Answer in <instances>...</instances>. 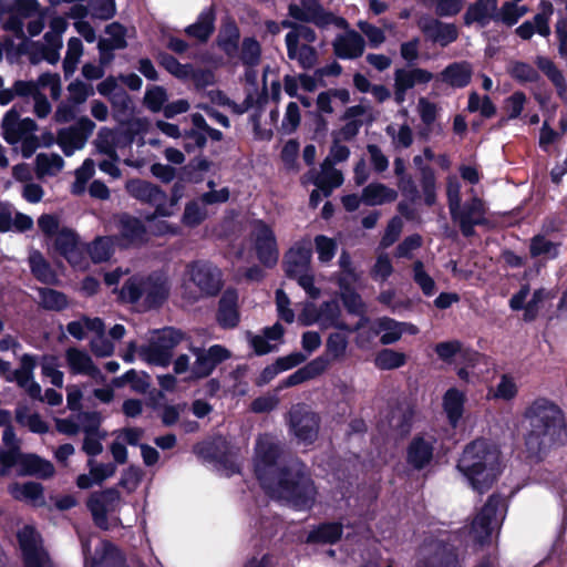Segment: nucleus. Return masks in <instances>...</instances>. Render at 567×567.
I'll use <instances>...</instances> for the list:
<instances>
[{
  "instance_id": "f257e3e1",
  "label": "nucleus",
  "mask_w": 567,
  "mask_h": 567,
  "mask_svg": "<svg viewBox=\"0 0 567 567\" xmlns=\"http://www.w3.org/2000/svg\"><path fill=\"white\" fill-rule=\"evenodd\" d=\"M526 458L539 463L567 439L564 411L547 398H537L523 412Z\"/></svg>"
},
{
  "instance_id": "f03ea898",
  "label": "nucleus",
  "mask_w": 567,
  "mask_h": 567,
  "mask_svg": "<svg viewBox=\"0 0 567 567\" xmlns=\"http://www.w3.org/2000/svg\"><path fill=\"white\" fill-rule=\"evenodd\" d=\"M264 488L270 489L278 499L299 512L311 511L318 495L309 467L298 458L279 466L275 477Z\"/></svg>"
},
{
  "instance_id": "7ed1b4c3",
  "label": "nucleus",
  "mask_w": 567,
  "mask_h": 567,
  "mask_svg": "<svg viewBox=\"0 0 567 567\" xmlns=\"http://www.w3.org/2000/svg\"><path fill=\"white\" fill-rule=\"evenodd\" d=\"M457 470L474 491L484 494L502 473L501 452L486 439L474 440L465 446Z\"/></svg>"
},
{
  "instance_id": "20e7f679",
  "label": "nucleus",
  "mask_w": 567,
  "mask_h": 567,
  "mask_svg": "<svg viewBox=\"0 0 567 567\" xmlns=\"http://www.w3.org/2000/svg\"><path fill=\"white\" fill-rule=\"evenodd\" d=\"M186 333L175 327H164L154 331L147 346L141 348V355L150 364L169 365L174 349L186 339Z\"/></svg>"
},
{
  "instance_id": "39448f33",
  "label": "nucleus",
  "mask_w": 567,
  "mask_h": 567,
  "mask_svg": "<svg viewBox=\"0 0 567 567\" xmlns=\"http://www.w3.org/2000/svg\"><path fill=\"white\" fill-rule=\"evenodd\" d=\"M193 452L204 462L213 463L226 470L229 475L240 472L239 465L235 461L230 442L220 434L196 443L193 446Z\"/></svg>"
},
{
  "instance_id": "423d86ee",
  "label": "nucleus",
  "mask_w": 567,
  "mask_h": 567,
  "mask_svg": "<svg viewBox=\"0 0 567 567\" xmlns=\"http://www.w3.org/2000/svg\"><path fill=\"white\" fill-rule=\"evenodd\" d=\"M125 190L132 198L154 207L153 212L145 215L146 221L171 217V212L163 205V200L167 199V193L161 186L146 179L130 178L125 182Z\"/></svg>"
},
{
  "instance_id": "0eeeda50",
  "label": "nucleus",
  "mask_w": 567,
  "mask_h": 567,
  "mask_svg": "<svg viewBox=\"0 0 567 567\" xmlns=\"http://www.w3.org/2000/svg\"><path fill=\"white\" fill-rule=\"evenodd\" d=\"M288 16L301 23H312L319 29L330 24L348 28V21L326 10L320 0H300V4L291 2L288 6Z\"/></svg>"
},
{
  "instance_id": "6e6552de",
  "label": "nucleus",
  "mask_w": 567,
  "mask_h": 567,
  "mask_svg": "<svg viewBox=\"0 0 567 567\" xmlns=\"http://www.w3.org/2000/svg\"><path fill=\"white\" fill-rule=\"evenodd\" d=\"M251 237L259 262L266 268H274L279 259L277 238L274 229L262 219L251 223Z\"/></svg>"
},
{
  "instance_id": "1a4fd4ad",
  "label": "nucleus",
  "mask_w": 567,
  "mask_h": 567,
  "mask_svg": "<svg viewBox=\"0 0 567 567\" xmlns=\"http://www.w3.org/2000/svg\"><path fill=\"white\" fill-rule=\"evenodd\" d=\"M121 499V493L116 487H107L92 492L85 502V506L92 516L94 525L101 530H109V513Z\"/></svg>"
},
{
  "instance_id": "9d476101",
  "label": "nucleus",
  "mask_w": 567,
  "mask_h": 567,
  "mask_svg": "<svg viewBox=\"0 0 567 567\" xmlns=\"http://www.w3.org/2000/svg\"><path fill=\"white\" fill-rule=\"evenodd\" d=\"M499 507H504L506 511V501L499 493H493L473 519L471 529L477 544L485 545L489 543L493 533L492 524Z\"/></svg>"
},
{
  "instance_id": "9b49d317",
  "label": "nucleus",
  "mask_w": 567,
  "mask_h": 567,
  "mask_svg": "<svg viewBox=\"0 0 567 567\" xmlns=\"http://www.w3.org/2000/svg\"><path fill=\"white\" fill-rule=\"evenodd\" d=\"M289 425L299 441L311 444L318 437L320 416L306 404H297L289 411Z\"/></svg>"
},
{
  "instance_id": "f8f14e48",
  "label": "nucleus",
  "mask_w": 567,
  "mask_h": 567,
  "mask_svg": "<svg viewBox=\"0 0 567 567\" xmlns=\"http://www.w3.org/2000/svg\"><path fill=\"white\" fill-rule=\"evenodd\" d=\"M94 128L95 123L91 118L81 116L75 124L59 130L56 143L65 156H71L84 147Z\"/></svg>"
},
{
  "instance_id": "ddd939ff",
  "label": "nucleus",
  "mask_w": 567,
  "mask_h": 567,
  "mask_svg": "<svg viewBox=\"0 0 567 567\" xmlns=\"http://www.w3.org/2000/svg\"><path fill=\"white\" fill-rule=\"evenodd\" d=\"M453 223H457L462 235L466 238L475 235V226L486 224L485 206L477 196L458 205L455 212L450 213Z\"/></svg>"
},
{
  "instance_id": "4468645a",
  "label": "nucleus",
  "mask_w": 567,
  "mask_h": 567,
  "mask_svg": "<svg viewBox=\"0 0 567 567\" xmlns=\"http://www.w3.org/2000/svg\"><path fill=\"white\" fill-rule=\"evenodd\" d=\"M196 360L192 367V378L199 380L209 377L217 365L231 357L230 351L221 344H213L207 350L192 348Z\"/></svg>"
},
{
  "instance_id": "2eb2a0df",
  "label": "nucleus",
  "mask_w": 567,
  "mask_h": 567,
  "mask_svg": "<svg viewBox=\"0 0 567 567\" xmlns=\"http://www.w3.org/2000/svg\"><path fill=\"white\" fill-rule=\"evenodd\" d=\"M84 567H130L121 550L110 540H102L100 547L91 553L89 542L82 543Z\"/></svg>"
},
{
  "instance_id": "dca6fc26",
  "label": "nucleus",
  "mask_w": 567,
  "mask_h": 567,
  "mask_svg": "<svg viewBox=\"0 0 567 567\" xmlns=\"http://www.w3.org/2000/svg\"><path fill=\"white\" fill-rule=\"evenodd\" d=\"M190 280L206 296H217L223 288L220 270L209 262L194 261L189 266Z\"/></svg>"
},
{
  "instance_id": "f3484780",
  "label": "nucleus",
  "mask_w": 567,
  "mask_h": 567,
  "mask_svg": "<svg viewBox=\"0 0 567 567\" xmlns=\"http://www.w3.org/2000/svg\"><path fill=\"white\" fill-rule=\"evenodd\" d=\"M417 567H460L456 546L444 539L433 540L429 554L419 560Z\"/></svg>"
},
{
  "instance_id": "a211bd4d",
  "label": "nucleus",
  "mask_w": 567,
  "mask_h": 567,
  "mask_svg": "<svg viewBox=\"0 0 567 567\" xmlns=\"http://www.w3.org/2000/svg\"><path fill=\"white\" fill-rule=\"evenodd\" d=\"M417 27L426 38L442 48L455 42L458 38V30L454 23H445L430 16H424L417 21Z\"/></svg>"
},
{
  "instance_id": "6ab92c4d",
  "label": "nucleus",
  "mask_w": 567,
  "mask_h": 567,
  "mask_svg": "<svg viewBox=\"0 0 567 567\" xmlns=\"http://www.w3.org/2000/svg\"><path fill=\"white\" fill-rule=\"evenodd\" d=\"M433 437L425 439L422 434H416L409 442L405 450V462L413 471H423L431 465L434 457Z\"/></svg>"
},
{
  "instance_id": "aec40b11",
  "label": "nucleus",
  "mask_w": 567,
  "mask_h": 567,
  "mask_svg": "<svg viewBox=\"0 0 567 567\" xmlns=\"http://www.w3.org/2000/svg\"><path fill=\"white\" fill-rule=\"evenodd\" d=\"M18 466L19 476H34L41 480L51 478L55 468L54 465L35 453L21 452L14 460V467Z\"/></svg>"
},
{
  "instance_id": "412c9836",
  "label": "nucleus",
  "mask_w": 567,
  "mask_h": 567,
  "mask_svg": "<svg viewBox=\"0 0 567 567\" xmlns=\"http://www.w3.org/2000/svg\"><path fill=\"white\" fill-rule=\"evenodd\" d=\"M55 251L65 258L72 266H79L83 261V249L78 234L68 227H62L54 239Z\"/></svg>"
},
{
  "instance_id": "4be33fe9",
  "label": "nucleus",
  "mask_w": 567,
  "mask_h": 567,
  "mask_svg": "<svg viewBox=\"0 0 567 567\" xmlns=\"http://www.w3.org/2000/svg\"><path fill=\"white\" fill-rule=\"evenodd\" d=\"M216 321L223 329H235L240 322L238 308V292L235 288H227L218 301Z\"/></svg>"
},
{
  "instance_id": "5701e85b",
  "label": "nucleus",
  "mask_w": 567,
  "mask_h": 567,
  "mask_svg": "<svg viewBox=\"0 0 567 567\" xmlns=\"http://www.w3.org/2000/svg\"><path fill=\"white\" fill-rule=\"evenodd\" d=\"M169 287L167 280L157 272L144 276V308L146 310L158 309L167 300Z\"/></svg>"
},
{
  "instance_id": "b1692460",
  "label": "nucleus",
  "mask_w": 567,
  "mask_h": 567,
  "mask_svg": "<svg viewBox=\"0 0 567 567\" xmlns=\"http://www.w3.org/2000/svg\"><path fill=\"white\" fill-rule=\"evenodd\" d=\"M497 4L498 0H475L470 3L463 14L464 25L476 24L483 29L491 22H495Z\"/></svg>"
},
{
  "instance_id": "393cba45",
  "label": "nucleus",
  "mask_w": 567,
  "mask_h": 567,
  "mask_svg": "<svg viewBox=\"0 0 567 567\" xmlns=\"http://www.w3.org/2000/svg\"><path fill=\"white\" fill-rule=\"evenodd\" d=\"M312 250L309 246L297 244L289 248L282 260L285 276L295 279L297 275L308 271L311 261Z\"/></svg>"
},
{
  "instance_id": "a878e982",
  "label": "nucleus",
  "mask_w": 567,
  "mask_h": 567,
  "mask_svg": "<svg viewBox=\"0 0 567 567\" xmlns=\"http://www.w3.org/2000/svg\"><path fill=\"white\" fill-rule=\"evenodd\" d=\"M333 53L342 60H354L364 52L365 42L363 37L355 30H348L343 34H338L333 43Z\"/></svg>"
},
{
  "instance_id": "bb28decb",
  "label": "nucleus",
  "mask_w": 567,
  "mask_h": 567,
  "mask_svg": "<svg viewBox=\"0 0 567 567\" xmlns=\"http://www.w3.org/2000/svg\"><path fill=\"white\" fill-rule=\"evenodd\" d=\"M2 442L6 449H0V476L4 477L14 467L16 456L22 452L21 441L17 437L11 422L4 426Z\"/></svg>"
},
{
  "instance_id": "cd10ccee",
  "label": "nucleus",
  "mask_w": 567,
  "mask_h": 567,
  "mask_svg": "<svg viewBox=\"0 0 567 567\" xmlns=\"http://www.w3.org/2000/svg\"><path fill=\"white\" fill-rule=\"evenodd\" d=\"M336 284L340 289V299L346 311L351 316H358L367 320V306L361 295L353 287L354 284H351L347 277H338Z\"/></svg>"
},
{
  "instance_id": "c85d7f7f",
  "label": "nucleus",
  "mask_w": 567,
  "mask_h": 567,
  "mask_svg": "<svg viewBox=\"0 0 567 567\" xmlns=\"http://www.w3.org/2000/svg\"><path fill=\"white\" fill-rule=\"evenodd\" d=\"M280 449L275 443H267L257 449L258 461L255 466V475L261 487H267L269 471L274 468L280 457Z\"/></svg>"
},
{
  "instance_id": "c756f323",
  "label": "nucleus",
  "mask_w": 567,
  "mask_h": 567,
  "mask_svg": "<svg viewBox=\"0 0 567 567\" xmlns=\"http://www.w3.org/2000/svg\"><path fill=\"white\" fill-rule=\"evenodd\" d=\"M69 368L73 374H86L93 379L105 380L101 370L94 364L92 358L83 350L70 348L65 353Z\"/></svg>"
},
{
  "instance_id": "7c9ffc66",
  "label": "nucleus",
  "mask_w": 567,
  "mask_h": 567,
  "mask_svg": "<svg viewBox=\"0 0 567 567\" xmlns=\"http://www.w3.org/2000/svg\"><path fill=\"white\" fill-rule=\"evenodd\" d=\"M240 30L234 18L227 17L221 21L216 43L228 56H236L239 49Z\"/></svg>"
},
{
  "instance_id": "2f4dec72",
  "label": "nucleus",
  "mask_w": 567,
  "mask_h": 567,
  "mask_svg": "<svg viewBox=\"0 0 567 567\" xmlns=\"http://www.w3.org/2000/svg\"><path fill=\"white\" fill-rule=\"evenodd\" d=\"M343 535V525L340 522L320 523L308 533L306 543L311 545H334Z\"/></svg>"
},
{
  "instance_id": "473e14b6",
  "label": "nucleus",
  "mask_w": 567,
  "mask_h": 567,
  "mask_svg": "<svg viewBox=\"0 0 567 567\" xmlns=\"http://www.w3.org/2000/svg\"><path fill=\"white\" fill-rule=\"evenodd\" d=\"M216 11L214 6L205 8L197 17V20L187 25L184 30L185 34L194 38L202 43L209 40L215 31Z\"/></svg>"
},
{
  "instance_id": "72a5a7b5",
  "label": "nucleus",
  "mask_w": 567,
  "mask_h": 567,
  "mask_svg": "<svg viewBox=\"0 0 567 567\" xmlns=\"http://www.w3.org/2000/svg\"><path fill=\"white\" fill-rule=\"evenodd\" d=\"M117 227L121 237L130 244L147 241L146 226L140 218L128 213H122L117 216Z\"/></svg>"
},
{
  "instance_id": "f704fd0d",
  "label": "nucleus",
  "mask_w": 567,
  "mask_h": 567,
  "mask_svg": "<svg viewBox=\"0 0 567 567\" xmlns=\"http://www.w3.org/2000/svg\"><path fill=\"white\" fill-rule=\"evenodd\" d=\"M466 395L456 388H450L443 395V410L449 424L456 427L464 413Z\"/></svg>"
},
{
  "instance_id": "c9c22d12",
  "label": "nucleus",
  "mask_w": 567,
  "mask_h": 567,
  "mask_svg": "<svg viewBox=\"0 0 567 567\" xmlns=\"http://www.w3.org/2000/svg\"><path fill=\"white\" fill-rule=\"evenodd\" d=\"M440 79L452 87H465L472 79L471 65L467 62H453L440 73Z\"/></svg>"
},
{
  "instance_id": "e433bc0d",
  "label": "nucleus",
  "mask_w": 567,
  "mask_h": 567,
  "mask_svg": "<svg viewBox=\"0 0 567 567\" xmlns=\"http://www.w3.org/2000/svg\"><path fill=\"white\" fill-rule=\"evenodd\" d=\"M396 197L398 193L382 183H371L362 190V202L367 206H378L392 203Z\"/></svg>"
},
{
  "instance_id": "4c0bfd02",
  "label": "nucleus",
  "mask_w": 567,
  "mask_h": 567,
  "mask_svg": "<svg viewBox=\"0 0 567 567\" xmlns=\"http://www.w3.org/2000/svg\"><path fill=\"white\" fill-rule=\"evenodd\" d=\"M432 79L433 74L425 69H396L394 73V86H399L408 91L416 84H426Z\"/></svg>"
},
{
  "instance_id": "58836bf2",
  "label": "nucleus",
  "mask_w": 567,
  "mask_h": 567,
  "mask_svg": "<svg viewBox=\"0 0 567 567\" xmlns=\"http://www.w3.org/2000/svg\"><path fill=\"white\" fill-rule=\"evenodd\" d=\"M212 166V162L203 156L192 158L186 165L182 166L177 178L185 183L198 184L204 179V173Z\"/></svg>"
},
{
  "instance_id": "ea45409f",
  "label": "nucleus",
  "mask_w": 567,
  "mask_h": 567,
  "mask_svg": "<svg viewBox=\"0 0 567 567\" xmlns=\"http://www.w3.org/2000/svg\"><path fill=\"white\" fill-rule=\"evenodd\" d=\"M318 310L320 311V320L329 322L330 326L339 330L353 332L362 327L361 322H359L355 327H350L348 323L340 321L341 310L339 303L336 300L323 301Z\"/></svg>"
},
{
  "instance_id": "a19ab883",
  "label": "nucleus",
  "mask_w": 567,
  "mask_h": 567,
  "mask_svg": "<svg viewBox=\"0 0 567 567\" xmlns=\"http://www.w3.org/2000/svg\"><path fill=\"white\" fill-rule=\"evenodd\" d=\"M515 33L523 40H529L535 33L547 37L550 33L548 16L539 12L534 16L533 21H525L516 28Z\"/></svg>"
},
{
  "instance_id": "79ce46f5",
  "label": "nucleus",
  "mask_w": 567,
  "mask_h": 567,
  "mask_svg": "<svg viewBox=\"0 0 567 567\" xmlns=\"http://www.w3.org/2000/svg\"><path fill=\"white\" fill-rule=\"evenodd\" d=\"M144 296V276L133 275L128 277L118 290V301L136 305Z\"/></svg>"
},
{
  "instance_id": "37998d69",
  "label": "nucleus",
  "mask_w": 567,
  "mask_h": 567,
  "mask_svg": "<svg viewBox=\"0 0 567 567\" xmlns=\"http://www.w3.org/2000/svg\"><path fill=\"white\" fill-rule=\"evenodd\" d=\"M17 540L23 555L42 551L41 536L33 525H24L17 533Z\"/></svg>"
},
{
  "instance_id": "c03bdc74",
  "label": "nucleus",
  "mask_w": 567,
  "mask_h": 567,
  "mask_svg": "<svg viewBox=\"0 0 567 567\" xmlns=\"http://www.w3.org/2000/svg\"><path fill=\"white\" fill-rule=\"evenodd\" d=\"M40 297V306L49 311H62L68 308V296L59 290L43 287L38 290Z\"/></svg>"
},
{
  "instance_id": "a18cd8bd",
  "label": "nucleus",
  "mask_w": 567,
  "mask_h": 567,
  "mask_svg": "<svg viewBox=\"0 0 567 567\" xmlns=\"http://www.w3.org/2000/svg\"><path fill=\"white\" fill-rule=\"evenodd\" d=\"M529 255L532 258L546 256L548 259H556L559 255V244L537 234L530 238Z\"/></svg>"
},
{
  "instance_id": "49530a36",
  "label": "nucleus",
  "mask_w": 567,
  "mask_h": 567,
  "mask_svg": "<svg viewBox=\"0 0 567 567\" xmlns=\"http://www.w3.org/2000/svg\"><path fill=\"white\" fill-rule=\"evenodd\" d=\"M408 357L405 353L384 348L377 353L374 364L380 370H394L403 367Z\"/></svg>"
},
{
  "instance_id": "de8ad7c7",
  "label": "nucleus",
  "mask_w": 567,
  "mask_h": 567,
  "mask_svg": "<svg viewBox=\"0 0 567 567\" xmlns=\"http://www.w3.org/2000/svg\"><path fill=\"white\" fill-rule=\"evenodd\" d=\"M29 261L31 272L37 280L47 285L55 282V272L52 270L49 261L40 252L31 255Z\"/></svg>"
},
{
  "instance_id": "09e8293b",
  "label": "nucleus",
  "mask_w": 567,
  "mask_h": 567,
  "mask_svg": "<svg viewBox=\"0 0 567 567\" xmlns=\"http://www.w3.org/2000/svg\"><path fill=\"white\" fill-rule=\"evenodd\" d=\"M405 323H401L390 317L379 318L377 321L378 329L380 331H384V333L380 337V342L383 346L393 344L399 341L403 333V326Z\"/></svg>"
},
{
  "instance_id": "8fccbe9b",
  "label": "nucleus",
  "mask_w": 567,
  "mask_h": 567,
  "mask_svg": "<svg viewBox=\"0 0 567 567\" xmlns=\"http://www.w3.org/2000/svg\"><path fill=\"white\" fill-rule=\"evenodd\" d=\"M35 367V357L25 353L20 359V368L14 370L12 377H7V381H16L20 388H27V385L33 380V370Z\"/></svg>"
},
{
  "instance_id": "3c124183",
  "label": "nucleus",
  "mask_w": 567,
  "mask_h": 567,
  "mask_svg": "<svg viewBox=\"0 0 567 567\" xmlns=\"http://www.w3.org/2000/svg\"><path fill=\"white\" fill-rule=\"evenodd\" d=\"M312 183L322 192L324 197H329L334 188L342 185L343 175L336 168H330L329 171L323 168V173L317 175Z\"/></svg>"
},
{
  "instance_id": "603ef678",
  "label": "nucleus",
  "mask_w": 567,
  "mask_h": 567,
  "mask_svg": "<svg viewBox=\"0 0 567 567\" xmlns=\"http://www.w3.org/2000/svg\"><path fill=\"white\" fill-rule=\"evenodd\" d=\"M83 53V43L82 41L76 38L72 37L68 41V51L65 54V58L63 60V72L64 76L68 79L71 76L75 70L76 65L79 63L80 56Z\"/></svg>"
},
{
  "instance_id": "864d4df0",
  "label": "nucleus",
  "mask_w": 567,
  "mask_h": 567,
  "mask_svg": "<svg viewBox=\"0 0 567 567\" xmlns=\"http://www.w3.org/2000/svg\"><path fill=\"white\" fill-rule=\"evenodd\" d=\"M421 187L424 195V204L432 207L436 203V178L434 169L425 165L421 167Z\"/></svg>"
},
{
  "instance_id": "5fc2aeb1",
  "label": "nucleus",
  "mask_w": 567,
  "mask_h": 567,
  "mask_svg": "<svg viewBox=\"0 0 567 567\" xmlns=\"http://www.w3.org/2000/svg\"><path fill=\"white\" fill-rule=\"evenodd\" d=\"M158 64L177 79H186L190 64H182L174 55L161 51L156 55Z\"/></svg>"
},
{
  "instance_id": "6e6d98bb",
  "label": "nucleus",
  "mask_w": 567,
  "mask_h": 567,
  "mask_svg": "<svg viewBox=\"0 0 567 567\" xmlns=\"http://www.w3.org/2000/svg\"><path fill=\"white\" fill-rule=\"evenodd\" d=\"M287 55L290 60H297L299 65L305 70L312 69L317 61H318V52L316 48H313L310 44H296L293 49V54H289L287 52Z\"/></svg>"
},
{
  "instance_id": "4d7b16f0",
  "label": "nucleus",
  "mask_w": 567,
  "mask_h": 567,
  "mask_svg": "<svg viewBox=\"0 0 567 567\" xmlns=\"http://www.w3.org/2000/svg\"><path fill=\"white\" fill-rule=\"evenodd\" d=\"M44 488L38 482H25L22 485L14 484L11 494L18 499H29L32 502H37L39 499H43Z\"/></svg>"
},
{
  "instance_id": "13d9d810",
  "label": "nucleus",
  "mask_w": 567,
  "mask_h": 567,
  "mask_svg": "<svg viewBox=\"0 0 567 567\" xmlns=\"http://www.w3.org/2000/svg\"><path fill=\"white\" fill-rule=\"evenodd\" d=\"M299 40L306 41L305 44L313 43L317 40V33L312 28L299 23L296 32H288L285 37L287 52L289 54H293L295 45L299 43Z\"/></svg>"
},
{
  "instance_id": "bf43d9fd",
  "label": "nucleus",
  "mask_w": 567,
  "mask_h": 567,
  "mask_svg": "<svg viewBox=\"0 0 567 567\" xmlns=\"http://www.w3.org/2000/svg\"><path fill=\"white\" fill-rule=\"evenodd\" d=\"M261 47L254 37H246L241 42L240 59L247 66H256L260 62Z\"/></svg>"
},
{
  "instance_id": "052dcab7",
  "label": "nucleus",
  "mask_w": 567,
  "mask_h": 567,
  "mask_svg": "<svg viewBox=\"0 0 567 567\" xmlns=\"http://www.w3.org/2000/svg\"><path fill=\"white\" fill-rule=\"evenodd\" d=\"M167 100V91L161 85H153L148 87L144 95V104L153 113L161 112Z\"/></svg>"
},
{
  "instance_id": "680f3d73",
  "label": "nucleus",
  "mask_w": 567,
  "mask_h": 567,
  "mask_svg": "<svg viewBox=\"0 0 567 567\" xmlns=\"http://www.w3.org/2000/svg\"><path fill=\"white\" fill-rule=\"evenodd\" d=\"M207 217V212L196 199L189 200L184 208L182 223L190 228L199 226Z\"/></svg>"
},
{
  "instance_id": "e2e57ef3",
  "label": "nucleus",
  "mask_w": 567,
  "mask_h": 567,
  "mask_svg": "<svg viewBox=\"0 0 567 567\" xmlns=\"http://www.w3.org/2000/svg\"><path fill=\"white\" fill-rule=\"evenodd\" d=\"M348 347L346 336L339 332H332L327 338L326 342V357L331 361H337L344 357Z\"/></svg>"
},
{
  "instance_id": "0e129e2a",
  "label": "nucleus",
  "mask_w": 567,
  "mask_h": 567,
  "mask_svg": "<svg viewBox=\"0 0 567 567\" xmlns=\"http://www.w3.org/2000/svg\"><path fill=\"white\" fill-rule=\"evenodd\" d=\"M511 76L519 83H536L540 80V75L530 64L516 61L511 70Z\"/></svg>"
},
{
  "instance_id": "69168bd1",
  "label": "nucleus",
  "mask_w": 567,
  "mask_h": 567,
  "mask_svg": "<svg viewBox=\"0 0 567 567\" xmlns=\"http://www.w3.org/2000/svg\"><path fill=\"white\" fill-rule=\"evenodd\" d=\"M413 280L421 288L422 292L430 297L435 292V281L425 271L424 265L421 260H416L413 264Z\"/></svg>"
},
{
  "instance_id": "338daca9",
  "label": "nucleus",
  "mask_w": 567,
  "mask_h": 567,
  "mask_svg": "<svg viewBox=\"0 0 567 567\" xmlns=\"http://www.w3.org/2000/svg\"><path fill=\"white\" fill-rule=\"evenodd\" d=\"M63 165V158L56 153H52L51 155L40 153L35 158V168L38 175L40 176L44 174H51V169L61 171Z\"/></svg>"
},
{
  "instance_id": "774afa93",
  "label": "nucleus",
  "mask_w": 567,
  "mask_h": 567,
  "mask_svg": "<svg viewBox=\"0 0 567 567\" xmlns=\"http://www.w3.org/2000/svg\"><path fill=\"white\" fill-rule=\"evenodd\" d=\"M316 250L318 254V259L326 264L333 259L338 245L337 241L326 235H317L315 237Z\"/></svg>"
}]
</instances>
